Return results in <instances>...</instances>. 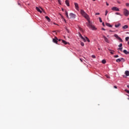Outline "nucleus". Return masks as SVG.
Segmentation results:
<instances>
[{"mask_svg":"<svg viewBox=\"0 0 129 129\" xmlns=\"http://www.w3.org/2000/svg\"><path fill=\"white\" fill-rule=\"evenodd\" d=\"M81 14L88 21V23H87V27H88L89 29H91V30H96L95 26H94V25H92V24L90 22L89 16L83 11V10H81Z\"/></svg>","mask_w":129,"mask_h":129,"instance_id":"f257e3e1","label":"nucleus"},{"mask_svg":"<svg viewBox=\"0 0 129 129\" xmlns=\"http://www.w3.org/2000/svg\"><path fill=\"white\" fill-rule=\"evenodd\" d=\"M66 16L68 19H75V18L76 17V15L73 13H70L69 17V16H68V12H67V11H66Z\"/></svg>","mask_w":129,"mask_h":129,"instance_id":"f03ea898","label":"nucleus"},{"mask_svg":"<svg viewBox=\"0 0 129 129\" xmlns=\"http://www.w3.org/2000/svg\"><path fill=\"white\" fill-rule=\"evenodd\" d=\"M123 14L125 17H127L129 15V11L127 9H124L123 10Z\"/></svg>","mask_w":129,"mask_h":129,"instance_id":"7ed1b4c3","label":"nucleus"},{"mask_svg":"<svg viewBox=\"0 0 129 129\" xmlns=\"http://www.w3.org/2000/svg\"><path fill=\"white\" fill-rule=\"evenodd\" d=\"M121 61H122V62H124V61L125 60L123 58H118L116 60V62H117V63H119V62H120Z\"/></svg>","mask_w":129,"mask_h":129,"instance_id":"20e7f679","label":"nucleus"},{"mask_svg":"<svg viewBox=\"0 0 129 129\" xmlns=\"http://www.w3.org/2000/svg\"><path fill=\"white\" fill-rule=\"evenodd\" d=\"M103 38L104 39V41L105 42H106V43H108V44H109V40L107 37H105V36L103 35Z\"/></svg>","mask_w":129,"mask_h":129,"instance_id":"39448f33","label":"nucleus"},{"mask_svg":"<svg viewBox=\"0 0 129 129\" xmlns=\"http://www.w3.org/2000/svg\"><path fill=\"white\" fill-rule=\"evenodd\" d=\"M112 11H115V12H119V9L117 7H114L111 8Z\"/></svg>","mask_w":129,"mask_h":129,"instance_id":"423d86ee","label":"nucleus"},{"mask_svg":"<svg viewBox=\"0 0 129 129\" xmlns=\"http://www.w3.org/2000/svg\"><path fill=\"white\" fill-rule=\"evenodd\" d=\"M114 37L116 38L118 40H119L120 42H122V39L117 35V34H114Z\"/></svg>","mask_w":129,"mask_h":129,"instance_id":"0eeeda50","label":"nucleus"},{"mask_svg":"<svg viewBox=\"0 0 129 129\" xmlns=\"http://www.w3.org/2000/svg\"><path fill=\"white\" fill-rule=\"evenodd\" d=\"M52 41L53 43H55V44H57L58 43V38L57 37H55V38H53Z\"/></svg>","mask_w":129,"mask_h":129,"instance_id":"6e6552de","label":"nucleus"},{"mask_svg":"<svg viewBox=\"0 0 129 129\" xmlns=\"http://www.w3.org/2000/svg\"><path fill=\"white\" fill-rule=\"evenodd\" d=\"M79 37L82 38V40L83 41V42H86V39L83 37V36H82V35H81V34H80L79 35Z\"/></svg>","mask_w":129,"mask_h":129,"instance_id":"1a4fd4ad","label":"nucleus"},{"mask_svg":"<svg viewBox=\"0 0 129 129\" xmlns=\"http://www.w3.org/2000/svg\"><path fill=\"white\" fill-rule=\"evenodd\" d=\"M75 7L76 10H77V11L79 10V6H78V4L75 3Z\"/></svg>","mask_w":129,"mask_h":129,"instance_id":"9d476101","label":"nucleus"},{"mask_svg":"<svg viewBox=\"0 0 129 129\" xmlns=\"http://www.w3.org/2000/svg\"><path fill=\"white\" fill-rule=\"evenodd\" d=\"M66 4L68 7H69L70 6V4L69 3V1L68 0L66 1Z\"/></svg>","mask_w":129,"mask_h":129,"instance_id":"9b49d317","label":"nucleus"},{"mask_svg":"<svg viewBox=\"0 0 129 129\" xmlns=\"http://www.w3.org/2000/svg\"><path fill=\"white\" fill-rule=\"evenodd\" d=\"M36 10L37 11V12L42 13V11H41V10H40V8H39L38 7H36Z\"/></svg>","mask_w":129,"mask_h":129,"instance_id":"f8f14e48","label":"nucleus"},{"mask_svg":"<svg viewBox=\"0 0 129 129\" xmlns=\"http://www.w3.org/2000/svg\"><path fill=\"white\" fill-rule=\"evenodd\" d=\"M123 53H124V54H125L126 55H127L128 54H129V52L128 51H127V50H124L123 51Z\"/></svg>","mask_w":129,"mask_h":129,"instance_id":"ddd939ff","label":"nucleus"},{"mask_svg":"<svg viewBox=\"0 0 129 129\" xmlns=\"http://www.w3.org/2000/svg\"><path fill=\"white\" fill-rule=\"evenodd\" d=\"M106 26L109 27L110 28H112V25H110L109 23H106Z\"/></svg>","mask_w":129,"mask_h":129,"instance_id":"4468645a","label":"nucleus"},{"mask_svg":"<svg viewBox=\"0 0 129 129\" xmlns=\"http://www.w3.org/2000/svg\"><path fill=\"white\" fill-rule=\"evenodd\" d=\"M127 28H128V26L127 25H124L122 26V29L123 30H126V29H127Z\"/></svg>","mask_w":129,"mask_h":129,"instance_id":"2eb2a0df","label":"nucleus"},{"mask_svg":"<svg viewBox=\"0 0 129 129\" xmlns=\"http://www.w3.org/2000/svg\"><path fill=\"white\" fill-rule=\"evenodd\" d=\"M62 43L64 44V45H67V44H69V42H66V41H65L64 40H62Z\"/></svg>","mask_w":129,"mask_h":129,"instance_id":"dca6fc26","label":"nucleus"},{"mask_svg":"<svg viewBox=\"0 0 129 129\" xmlns=\"http://www.w3.org/2000/svg\"><path fill=\"white\" fill-rule=\"evenodd\" d=\"M125 74L126 76H129V71H126L125 72Z\"/></svg>","mask_w":129,"mask_h":129,"instance_id":"f3484780","label":"nucleus"},{"mask_svg":"<svg viewBox=\"0 0 129 129\" xmlns=\"http://www.w3.org/2000/svg\"><path fill=\"white\" fill-rule=\"evenodd\" d=\"M120 25H121L120 23H119L118 24L115 25V28H118V27H120Z\"/></svg>","mask_w":129,"mask_h":129,"instance_id":"a211bd4d","label":"nucleus"},{"mask_svg":"<svg viewBox=\"0 0 129 129\" xmlns=\"http://www.w3.org/2000/svg\"><path fill=\"white\" fill-rule=\"evenodd\" d=\"M45 19H46V20H47L48 22H50V18H49V17L45 16Z\"/></svg>","mask_w":129,"mask_h":129,"instance_id":"6ab92c4d","label":"nucleus"},{"mask_svg":"<svg viewBox=\"0 0 129 129\" xmlns=\"http://www.w3.org/2000/svg\"><path fill=\"white\" fill-rule=\"evenodd\" d=\"M102 63L103 64H105V63H106V60H105V59H103V60H102Z\"/></svg>","mask_w":129,"mask_h":129,"instance_id":"aec40b11","label":"nucleus"},{"mask_svg":"<svg viewBox=\"0 0 129 129\" xmlns=\"http://www.w3.org/2000/svg\"><path fill=\"white\" fill-rule=\"evenodd\" d=\"M86 40L89 43L90 42V40L89 39L88 37H85Z\"/></svg>","mask_w":129,"mask_h":129,"instance_id":"412c9836","label":"nucleus"},{"mask_svg":"<svg viewBox=\"0 0 129 129\" xmlns=\"http://www.w3.org/2000/svg\"><path fill=\"white\" fill-rule=\"evenodd\" d=\"M118 50H119L120 51H121V52H122V47H119V48H118Z\"/></svg>","mask_w":129,"mask_h":129,"instance_id":"4be33fe9","label":"nucleus"},{"mask_svg":"<svg viewBox=\"0 0 129 129\" xmlns=\"http://www.w3.org/2000/svg\"><path fill=\"white\" fill-rule=\"evenodd\" d=\"M110 54H114V51L110 50Z\"/></svg>","mask_w":129,"mask_h":129,"instance_id":"5701e85b","label":"nucleus"},{"mask_svg":"<svg viewBox=\"0 0 129 129\" xmlns=\"http://www.w3.org/2000/svg\"><path fill=\"white\" fill-rule=\"evenodd\" d=\"M99 21L100 23H102V20L101 19V18L100 17L99 18Z\"/></svg>","mask_w":129,"mask_h":129,"instance_id":"b1692460","label":"nucleus"},{"mask_svg":"<svg viewBox=\"0 0 129 129\" xmlns=\"http://www.w3.org/2000/svg\"><path fill=\"white\" fill-rule=\"evenodd\" d=\"M107 14H108V11L106 10L105 12V16H107Z\"/></svg>","mask_w":129,"mask_h":129,"instance_id":"393cba45","label":"nucleus"},{"mask_svg":"<svg viewBox=\"0 0 129 129\" xmlns=\"http://www.w3.org/2000/svg\"><path fill=\"white\" fill-rule=\"evenodd\" d=\"M115 15H118V16H121V14H120V13H117V12H116V13H115Z\"/></svg>","mask_w":129,"mask_h":129,"instance_id":"a878e982","label":"nucleus"},{"mask_svg":"<svg viewBox=\"0 0 129 129\" xmlns=\"http://www.w3.org/2000/svg\"><path fill=\"white\" fill-rule=\"evenodd\" d=\"M124 91H125V92H126V93H128V94H129V91L128 90H127L126 89H125Z\"/></svg>","mask_w":129,"mask_h":129,"instance_id":"bb28decb","label":"nucleus"},{"mask_svg":"<svg viewBox=\"0 0 129 129\" xmlns=\"http://www.w3.org/2000/svg\"><path fill=\"white\" fill-rule=\"evenodd\" d=\"M129 37H125V41H128Z\"/></svg>","mask_w":129,"mask_h":129,"instance_id":"cd10ccee","label":"nucleus"},{"mask_svg":"<svg viewBox=\"0 0 129 129\" xmlns=\"http://www.w3.org/2000/svg\"><path fill=\"white\" fill-rule=\"evenodd\" d=\"M57 2H58V3L59 5H61V1H60V0H57Z\"/></svg>","mask_w":129,"mask_h":129,"instance_id":"c85d7f7f","label":"nucleus"},{"mask_svg":"<svg viewBox=\"0 0 129 129\" xmlns=\"http://www.w3.org/2000/svg\"><path fill=\"white\" fill-rule=\"evenodd\" d=\"M118 47H122V43H120L119 45H118Z\"/></svg>","mask_w":129,"mask_h":129,"instance_id":"c756f323","label":"nucleus"},{"mask_svg":"<svg viewBox=\"0 0 129 129\" xmlns=\"http://www.w3.org/2000/svg\"><path fill=\"white\" fill-rule=\"evenodd\" d=\"M114 58H118V55H114Z\"/></svg>","mask_w":129,"mask_h":129,"instance_id":"7c9ffc66","label":"nucleus"},{"mask_svg":"<svg viewBox=\"0 0 129 129\" xmlns=\"http://www.w3.org/2000/svg\"><path fill=\"white\" fill-rule=\"evenodd\" d=\"M81 46H84V43H83V42H81Z\"/></svg>","mask_w":129,"mask_h":129,"instance_id":"2f4dec72","label":"nucleus"},{"mask_svg":"<svg viewBox=\"0 0 129 129\" xmlns=\"http://www.w3.org/2000/svg\"><path fill=\"white\" fill-rule=\"evenodd\" d=\"M92 58H93L94 59H95V58H96L95 55H92Z\"/></svg>","mask_w":129,"mask_h":129,"instance_id":"473e14b6","label":"nucleus"},{"mask_svg":"<svg viewBox=\"0 0 129 129\" xmlns=\"http://www.w3.org/2000/svg\"><path fill=\"white\" fill-rule=\"evenodd\" d=\"M126 7H129V4L128 3H126Z\"/></svg>","mask_w":129,"mask_h":129,"instance_id":"72a5a7b5","label":"nucleus"},{"mask_svg":"<svg viewBox=\"0 0 129 129\" xmlns=\"http://www.w3.org/2000/svg\"><path fill=\"white\" fill-rule=\"evenodd\" d=\"M66 30H67V32H68V33H70V31H69V29H66Z\"/></svg>","mask_w":129,"mask_h":129,"instance_id":"f704fd0d","label":"nucleus"},{"mask_svg":"<svg viewBox=\"0 0 129 129\" xmlns=\"http://www.w3.org/2000/svg\"><path fill=\"white\" fill-rule=\"evenodd\" d=\"M102 26H103V27H105V25H104V22L102 23Z\"/></svg>","mask_w":129,"mask_h":129,"instance_id":"c9c22d12","label":"nucleus"},{"mask_svg":"<svg viewBox=\"0 0 129 129\" xmlns=\"http://www.w3.org/2000/svg\"><path fill=\"white\" fill-rule=\"evenodd\" d=\"M106 76L107 78H110V77L108 75H106Z\"/></svg>","mask_w":129,"mask_h":129,"instance_id":"e433bc0d","label":"nucleus"},{"mask_svg":"<svg viewBox=\"0 0 129 129\" xmlns=\"http://www.w3.org/2000/svg\"><path fill=\"white\" fill-rule=\"evenodd\" d=\"M106 6H109V4L107 2L106 3Z\"/></svg>","mask_w":129,"mask_h":129,"instance_id":"4c0bfd02","label":"nucleus"},{"mask_svg":"<svg viewBox=\"0 0 129 129\" xmlns=\"http://www.w3.org/2000/svg\"><path fill=\"white\" fill-rule=\"evenodd\" d=\"M102 30L103 31H105V29H104V28H102Z\"/></svg>","mask_w":129,"mask_h":129,"instance_id":"58836bf2","label":"nucleus"},{"mask_svg":"<svg viewBox=\"0 0 129 129\" xmlns=\"http://www.w3.org/2000/svg\"><path fill=\"white\" fill-rule=\"evenodd\" d=\"M114 88H115L116 89V88H117V87H116V86H114Z\"/></svg>","mask_w":129,"mask_h":129,"instance_id":"ea45409f","label":"nucleus"},{"mask_svg":"<svg viewBox=\"0 0 129 129\" xmlns=\"http://www.w3.org/2000/svg\"><path fill=\"white\" fill-rule=\"evenodd\" d=\"M95 15H100V14H99V13H96Z\"/></svg>","mask_w":129,"mask_h":129,"instance_id":"a19ab883","label":"nucleus"},{"mask_svg":"<svg viewBox=\"0 0 129 129\" xmlns=\"http://www.w3.org/2000/svg\"><path fill=\"white\" fill-rule=\"evenodd\" d=\"M109 32H111V33H112V32H113V31L112 30H109Z\"/></svg>","mask_w":129,"mask_h":129,"instance_id":"79ce46f5","label":"nucleus"},{"mask_svg":"<svg viewBox=\"0 0 129 129\" xmlns=\"http://www.w3.org/2000/svg\"><path fill=\"white\" fill-rule=\"evenodd\" d=\"M57 41H59V42H60V41H62V39H58V40Z\"/></svg>","mask_w":129,"mask_h":129,"instance_id":"37998d69","label":"nucleus"},{"mask_svg":"<svg viewBox=\"0 0 129 129\" xmlns=\"http://www.w3.org/2000/svg\"><path fill=\"white\" fill-rule=\"evenodd\" d=\"M80 60L81 62H83V60H82V59L81 58H80Z\"/></svg>","mask_w":129,"mask_h":129,"instance_id":"c03bdc74","label":"nucleus"},{"mask_svg":"<svg viewBox=\"0 0 129 129\" xmlns=\"http://www.w3.org/2000/svg\"><path fill=\"white\" fill-rule=\"evenodd\" d=\"M79 30H80V31H82V28H79Z\"/></svg>","mask_w":129,"mask_h":129,"instance_id":"a18cd8bd","label":"nucleus"},{"mask_svg":"<svg viewBox=\"0 0 129 129\" xmlns=\"http://www.w3.org/2000/svg\"><path fill=\"white\" fill-rule=\"evenodd\" d=\"M127 87L129 88V85H127Z\"/></svg>","mask_w":129,"mask_h":129,"instance_id":"49530a36","label":"nucleus"},{"mask_svg":"<svg viewBox=\"0 0 129 129\" xmlns=\"http://www.w3.org/2000/svg\"><path fill=\"white\" fill-rule=\"evenodd\" d=\"M118 4H120V2H117Z\"/></svg>","mask_w":129,"mask_h":129,"instance_id":"de8ad7c7","label":"nucleus"},{"mask_svg":"<svg viewBox=\"0 0 129 129\" xmlns=\"http://www.w3.org/2000/svg\"><path fill=\"white\" fill-rule=\"evenodd\" d=\"M107 37H109V35H107Z\"/></svg>","mask_w":129,"mask_h":129,"instance_id":"09e8293b","label":"nucleus"},{"mask_svg":"<svg viewBox=\"0 0 129 129\" xmlns=\"http://www.w3.org/2000/svg\"><path fill=\"white\" fill-rule=\"evenodd\" d=\"M93 2H95V0H93Z\"/></svg>","mask_w":129,"mask_h":129,"instance_id":"8fccbe9b","label":"nucleus"},{"mask_svg":"<svg viewBox=\"0 0 129 129\" xmlns=\"http://www.w3.org/2000/svg\"><path fill=\"white\" fill-rule=\"evenodd\" d=\"M62 11H64V9H62Z\"/></svg>","mask_w":129,"mask_h":129,"instance_id":"3c124183","label":"nucleus"},{"mask_svg":"<svg viewBox=\"0 0 129 129\" xmlns=\"http://www.w3.org/2000/svg\"><path fill=\"white\" fill-rule=\"evenodd\" d=\"M18 5H20V3H18Z\"/></svg>","mask_w":129,"mask_h":129,"instance_id":"603ef678","label":"nucleus"}]
</instances>
